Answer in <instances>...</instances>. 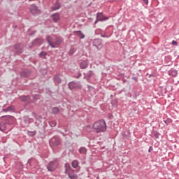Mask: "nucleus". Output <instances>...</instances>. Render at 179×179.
Masks as SVG:
<instances>
[{
    "mask_svg": "<svg viewBox=\"0 0 179 179\" xmlns=\"http://www.w3.org/2000/svg\"><path fill=\"white\" fill-rule=\"evenodd\" d=\"M92 128L97 134L106 132V131H107V124L104 120H100L93 124Z\"/></svg>",
    "mask_w": 179,
    "mask_h": 179,
    "instance_id": "nucleus-1",
    "label": "nucleus"
},
{
    "mask_svg": "<svg viewBox=\"0 0 179 179\" xmlns=\"http://www.w3.org/2000/svg\"><path fill=\"white\" fill-rule=\"evenodd\" d=\"M46 41L52 48H57V47H59L62 44L64 39L60 36H56L55 38H52V37L48 35L46 36Z\"/></svg>",
    "mask_w": 179,
    "mask_h": 179,
    "instance_id": "nucleus-2",
    "label": "nucleus"
},
{
    "mask_svg": "<svg viewBox=\"0 0 179 179\" xmlns=\"http://www.w3.org/2000/svg\"><path fill=\"white\" fill-rule=\"evenodd\" d=\"M71 171H72L71 165L69 164H65V173L68 174V176L70 179H78V175Z\"/></svg>",
    "mask_w": 179,
    "mask_h": 179,
    "instance_id": "nucleus-3",
    "label": "nucleus"
},
{
    "mask_svg": "<svg viewBox=\"0 0 179 179\" xmlns=\"http://www.w3.org/2000/svg\"><path fill=\"white\" fill-rule=\"evenodd\" d=\"M49 143L50 146H59L61 145V137L58 136H54L50 139Z\"/></svg>",
    "mask_w": 179,
    "mask_h": 179,
    "instance_id": "nucleus-4",
    "label": "nucleus"
},
{
    "mask_svg": "<svg viewBox=\"0 0 179 179\" xmlns=\"http://www.w3.org/2000/svg\"><path fill=\"white\" fill-rule=\"evenodd\" d=\"M13 52L15 55H20L23 52V45L22 43H17L14 45Z\"/></svg>",
    "mask_w": 179,
    "mask_h": 179,
    "instance_id": "nucleus-5",
    "label": "nucleus"
},
{
    "mask_svg": "<svg viewBox=\"0 0 179 179\" xmlns=\"http://www.w3.org/2000/svg\"><path fill=\"white\" fill-rule=\"evenodd\" d=\"M58 167V159H53L47 166L48 171H54Z\"/></svg>",
    "mask_w": 179,
    "mask_h": 179,
    "instance_id": "nucleus-6",
    "label": "nucleus"
},
{
    "mask_svg": "<svg viewBox=\"0 0 179 179\" xmlns=\"http://www.w3.org/2000/svg\"><path fill=\"white\" fill-rule=\"evenodd\" d=\"M70 90H73V89H80L82 85H80V82L79 81H72L68 84Z\"/></svg>",
    "mask_w": 179,
    "mask_h": 179,
    "instance_id": "nucleus-7",
    "label": "nucleus"
},
{
    "mask_svg": "<svg viewBox=\"0 0 179 179\" xmlns=\"http://www.w3.org/2000/svg\"><path fill=\"white\" fill-rule=\"evenodd\" d=\"M53 82L55 86H58L62 83V75L57 74L53 77Z\"/></svg>",
    "mask_w": 179,
    "mask_h": 179,
    "instance_id": "nucleus-8",
    "label": "nucleus"
},
{
    "mask_svg": "<svg viewBox=\"0 0 179 179\" xmlns=\"http://www.w3.org/2000/svg\"><path fill=\"white\" fill-rule=\"evenodd\" d=\"M92 45L94 47H96L97 50H101V48H103V43H101V40L99 38L94 40Z\"/></svg>",
    "mask_w": 179,
    "mask_h": 179,
    "instance_id": "nucleus-9",
    "label": "nucleus"
},
{
    "mask_svg": "<svg viewBox=\"0 0 179 179\" xmlns=\"http://www.w3.org/2000/svg\"><path fill=\"white\" fill-rule=\"evenodd\" d=\"M30 12L34 16H36V15L40 13V10H38V8L36 5L31 6Z\"/></svg>",
    "mask_w": 179,
    "mask_h": 179,
    "instance_id": "nucleus-10",
    "label": "nucleus"
},
{
    "mask_svg": "<svg viewBox=\"0 0 179 179\" xmlns=\"http://www.w3.org/2000/svg\"><path fill=\"white\" fill-rule=\"evenodd\" d=\"M6 123L8 124V125H12L13 122H15V117L12 116H6Z\"/></svg>",
    "mask_w": 179,
    "mask_h": 179,
    "instance_id": "nucleus-11",
    "label": "nucleus"
},
{
    "mask_svg": "<svg viewBox=\"0 0 179 179\" xmlns=\"http://www.w3.org/2000/svg\"><path fill=\"white\" fill-rule=\"evenodd\" d=\"M96 19L99 20V22H104V20H108V17H104L103 18V13H98L96 15Z\"/></svg>",
    "mask_w": 179,
    "mask_h": 179,
    "instance_id": "nucleus-12",
    "label": "nucleus"
},
{
    "mask_svg": "<svg viewBox=\"0 0 179 179\" xmlns=\"http://www.w3.org/2000/svg\"><path fill=\"white\" fill-rule=\"evenodd\" d=\"M89 66V63L87 62V60H83L80 63V68L81 69H86Z\"/></svg>",
    "mask_w": 179,
    "mask_h": 179,
    "instance_id": "nucleus-13",
    "label": "nucleus"
},
{
    "mask_svg": "<svg viewBox=\"0 0 179 179\" xmlns=\"http://www.w3.org/2000/svg\"><path fill=\"white\" fill-rule=\"evenodd\" d=\"M58 9H61V3L57 1L52 6V10H58Z\"/></svg>",
    "mask_w": 179,
    "mask_h": 179,
    "instance_id": "nucleus-14",
    "label": "nucleus"
},
{
    "mask_svg": "<svg viewBox=\"0 0 179 179\" xmlns=\"http://www.w3.org/2000/svg\"><path fill=\"white\" fill-rule=\"evenodd\" d=\"M51 17L52 18L53 22H55V23H57V22H58V20H59L60 19L59 13H53L51 15Z\"/></svg>",
    "mask_w": 179,
    "mask_h": 179,
    "instance_id": "nucleus-15",
    "label": "nucleus"
},
{
    "mask_svg": "<svg viewBox=\"0 0 179 179\" xmlns=\"http://www.w3.org/2000/svg\"><path fill=\"white\" fill-rule=\"evenodd\" d=\"M71 166L73 169H77L78 171L80 170V167L79 166V162L78 160H73L71 162Z\"/></svg>",
    "mask_w": 179,
    "mask_h": 179,
    "instance_id": "nucleus-16",
    "label": "nucleus"
},
{
    "mask_svg": "<svg viewBox=\"0 0 179 179\" xmlns=\"http://www.w3.org/2000/svg\"><path fill=\"white\" fill-rule=\"evenodd\" d=\"M20 76L22 78H29V76H30V71L27 69H25L22 71Z\"/></svg>",
    "mask_w": 179,
    "mask_h": 179,
    "instance_id": "nucleus-17",
    "label": "nucleus"
},
{
    "mask_svg": "<svg viewBox=\"0 0 179 179\" xmlns=\"http://www.w3.org/2000/svg\"><path fill=\"white\" fill-rule=\"evenodd\" d=\"M34 120L32 118H30L29 116H24V122L29 125V124H31Z\"/></svg>",
    "mask_w": 179,
    "mask_h": 179,
    "instance_id": "nucleus-18",
    "label": "nucleus"
},
{
    "mask_svg": "<svg viewBox=\"0 0 179 179\" xmlns=\"http://www.w3.org/2000/svg\"><path fill=\"white\" fill-rule=\"evenodd\" d=\"M41 44H43V41L41 38H36L32 41L33 45H41Z\"/></svg>",
    "mask_w": 179,
    "mask_h": 179,
    "instance_id": "nucleus-19",
    "label": "nucleus"
},
{
    "mask_svg": "<svg viewBox=\"0 0 179 179\" xmlns=\"http://www.w3.org/2000/svg\"><path fill=\"white\" fill-rule=\"evenodd\" d=\"M80 155H83V156H85L86 153H87V149L85 147H80L78 150Z\"/></svg>",
    "mask_w": 179,
    "mask_h": 179,
    "instance_id": "nucleus-20",
    "label": "nucleus"
},
{
    "mask_svg": "<svg viewBox=\"0 0 179 179\" xmlns=\"http://www.w3.org/2000/svg\"><path fill=\"white\" fill-rule=\"evenodd\" d=\"M92 75H93V71H90L87 73H84V79H87V80H89L92 77Z\"/></svg>",
    "mask_w": 179,
    "mask_h": 179,
    "instance_id": "nucleus-21",
    "label": "nucleus"
},
{
    "mask_svg": "<svg viewBox=\"0 0 179 179\" xmlns=\"http://www.w3.org/2000/svg\"><path fill=\"white\" fill-rule=\"evenodd\" d=\"M3 111H4V113H13V111H15V106L11 105L5 109H3Z\"/></svg>",
    "mask_w": 179,
    "mask_h": 179,
    "instance_id": "nucleus-22",
    "label": "nucleus"
},
{
    "mask_svg": "<svg viewBox=\"0 0 179 179\" xmlns=\"http://www.w3.org/2000/svg\"><path fill=\"white\" fill-rule=\"evenodd\" d=\"M6 129V122H0V131H5Z\"/></svg>",
    "mask_w": 179,
    "mask_h": 179,
    "instance_id": "nucleus-23",
    "label": "nucleus"
},
{
    "mask_svg": "<svg viewBox=\"0 0 179 179\" xmlns=\"http://www.w3.org/2000/svg\"><path fill=\"white\" fill-rule=\"evenodd\" d=\"M36 134H37V131H36V130H34V131L28 130L27 131V134L28 135V136H36Z\"/></svg>",
    "mask_w": 179,
    "mask_h": 179,
    "instance_id": "nucleus-24",
    "label": "nucleus"
},
{
    "mask_svg": "<svg viewBox=\"0 0 179 179\" xmlns=\"http://www.w3.org/2000/svg\"><path fill=\"white\" fill-rule=\"evenodd\" d=\"M52 112L54 115H57L59 113V108L58 107H53L52 108Z\"/></svg>",
    "mask_w": 179,
    "mask_h": 179,
    "instance_id": "nucleus-25",
    "label": "nucleus"
},
{
    "mask_svg": "<svg viewBox=\"0 0 179 179\" xmlns=\"http://www.w3.org/2000/svg\"><path fill=\"white\" fill-rule=\"evenodd\" d=\"M39 57L41 58H43V59H47V52H41L39 54Z\"/></svg>",
    "mask_w": 179,
    "mask_h": 179,
    "instance_id": "nucleus-26",
    "label": "nucleus"
},
{
    "mask_svg": "<svg viewBox=\"0 0 179 179\" xmlns=\"http://www.w3.org/2000/svg\"><path fill=\"white\" fill-rule=\"evenodd\" d=\"M20 100L22 101H29V100H30V96H22L20 97Z\"/></svg>",
    "mask_w": 179,
    "mask_h": 179,
    "instance_id": "nucleus-27",
    "label": "nucleus"
},
{
    "mask_svg": "<svg viewBox=\"0 0 179 179\" xmlns=\"http://www.w3.org/2000/svg\"><path fill=\"white\" fill-rule=\"evenodd\" d=\"M76 34L80 37V38H85V34L82 33V31H76Z\"/></svg>",
    "mask_w": 179,
    "mask_h": 179,
    "instance_id": "nucleus-28",
    "label": "nucleus"
},
{
    "mask_svg": "<svg viewBox=\"0 0 179 179\" xmlns=\"http://www.w3.org/2000/svg\"><path fill=\"white\" fill-rule=\"evenodd\" d=\"M74 52H76V49L75 48H71L69 51V55H73Z\"/></svg>",
    "mask_w": 179,
    "mask_h": 179,
    "instance_id": "nucleus-29",
    "label": "nucleus"
},
{
    "mask_svg": "<svg viewBox=\"0 0 179 179\" xmlns=\"http://www.w3.org/2000/svg\"><path fill=\"white\" fill-rule=\"evenodd\" d=\"M49 124L52 127H57V122H55L54 120L53 121H50V122H49Z\"/></svg>",
    "mask_w": 179,
    "mask_h": 179,
    "instance_id": "nucleus-30",
    "label": "nucleus"
},
{
    "mask_svg": "<svg viewBox=\"0 0 179 179\" xmlns=\"http://www.w3.org/2000/svg\"><path fill=\"white\" fill-rule=\"evenodd\" d=\"M85 129V131H87V132H92V126H90V125L86 126Z\"/></svg>",
    "mask_w": 179,
    "mask_h": 179,
    "instance_id": "nucleus-31",
    "label": "nucleus"
},
{
    "mask_svg": "<svg viewBox=\"0 0 179 179\" xmlns=\"http://www.w3.org/2000/svg\"><path fill=\"white\" fill-rule=\"evenodd\" d=\"M41 122V117H39V119L38 120V122H35L34 124L36 125V127H38Z\"/></svg>",
    "mask_w": 179,
    "mask_h": 179,
    "instance_id": "nucleus-32",
    "label": "nucleus"
},
{
    "mask_svg": "<svg viewBox=\"0 0 179 179\" xmlns=\"http://www.w3.org/2000/svg\"><path fill=\"white\" fill-rule=\"evenodd\" d=\"M153 135L157 139H159L160 136V134H159V132H155Z\"/></svg>",
    "mask_w": 179,
    "mask_h": 179,
    "instance_id": "nucleus-33",
    "label": "nucleus"
},
{
    "mask_svg": "<svg viewBox=\"0 0 179 179\" xmlns=\"http://www.w3.org/2000/svg\"><path fill=\"white\" fill-rule=\"evenodd\" d=\"M143 2H144L145 5H148L149 3V0H143Z\"/></svg>",
    "mask_w": 179,
    "mask_h": 179,
    "instance_id": "nucleus-34",
    "label": "nucleus"
},
{
    "mask_svg": "<svg viewBox=\"0 0 179 179\" xmlns=\"http://www.w3.org/2000/svg\"><path fill=\"white\" fill-rule=\"evenodd\" d=\"M177 44H178L177 41H172V45H177Z\"/></svg>",
    "mask_w": 179,
    "mask_h": 179,
    "instance_id": "nucleus-35",
    "label": "nucleus"
},
{
    "mask_svg": "<svg viewBox=\"0 0 179 179\" xmlns=\"http://www.w3.org/2000/svg\"><path fill=\"white\" fill-rule=\"evenodd\" d=\"M80 76H82V73H79L78 75L76 78V79H79V78H80Z\"/></svg>",
    "mask_w": 179,
    "mask_h": 179,
    "instance_id": "nucleus-36",
    "label": "nucleus"
},
{
    "mask_svg": "<svg viewBox=\"0 0 179 179\" xmlns=\"http://www.w3.org/2000/svg\"><path fill=\"white\" fill-rule=\"evenodd\" d=\"M152 150H153V148L152 146H150L148 150L149 153H150V152H152Z\"/></svg>",
    "mask_w": 179,
    "mask_h": 179,
    "instance_id": "nucleus-37",
    "label": "nucleus"
},
{
    "mask_svg": "<svg viewBox=\"0 0 179 179\" xmlns=\"http://www.w3.org/2000/svg\"><path fill=\"white\" fill-rule=\"evenodd\" d=\"M98 22H99V20L96 18V20H95L94 22V24H97Z\"/></svg>",
    "mask_w": 179,
    "mask_h": 179,
    "instance_id": "nucleus-38",
    "label": "nucleus"
},
{
    "mask_svg": "<svg viewBox=\"0 0 179 179\" xmlns=\"http://www.w3.org/2000/svg\"><path fill=\"white\" fill-rule=\"evenodd\" d=\"M133 79H134V80H136H136H138V79L136 78V77H134Z\"/></svg>",
    "mask_w": 179,
    "mask_h": 179,
    "instance_id": "nucleus-39",
    "label": "nucleus"
},
{
    "mask_svg": "<svg viewBox=\"0 0 179 179\" xmlns=\"http://www.w3.org/2000/svg\"><path fill=\"white\" fill-rule=\"evenodd\" d=\"M164 122H165L167 124V120H164Z\"/></svg>",
    "mask_w": 179,
    "mask_h": 179,
    "instance_id": "nucleus-40",
    "label": "nucleus"
},
{
    "mask_svg": "<svg viewBox=\"0 0 179 179\" xmlns=\"http://www.w3.org/2000/svg\"><path fill=\"white\" fill-rule=\"evenodd\" d=\"M64 132H68V130H66V129H64Z\"/></svg>",
    "mask_w": 179,
    "mask_h": 179,
    "instance_id": "nucleus-41",
    "label": "nucleus"
},
{
    "mask_svg": "<svg viewBox=\"0 0 179 179\" xmlns=\"http://www.w3.org/2000/svg\"><path fill=\"white\" fill-rule=\"evenodd\" d=\"M102 37H106V36H105V35H103V36H102Z\"/></svg>",
    "mask_w": 179,
    "mask_h": 179,
    "instance_id": "nucleus-42",
    "label": "nucleus"
},
{
    "mask_svg": "<svg viewBox=\"0 0 179 179\" xmlns=\"http://www.w3.org/2000/svg\"><path fill=\"white\" fill-rule=\"evenodd\" d=\"M29 1H31V0H29Z\"/></svg>",
    "mask_w": 179,
    "mask_h": 179,
    "instance_id": "nucleus-43",
    "label": "nucleus"
}]
</instances>
